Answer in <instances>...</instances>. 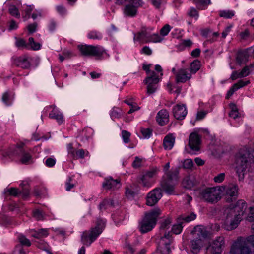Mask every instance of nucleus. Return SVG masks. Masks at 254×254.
<instances>
[{
  "label": "nucleus",
  "mask_w": 254,
  "mask_h": 254,
  "mask_svg": "<svg viewBox=\"0 0 254 254\" xmlns=\"http://www.w3.org/2000/svg\"><path fill=\"white\" fill-rule=\"evenodd\" d=\"M182 223L183 222L181 221L180 218L177 220V224H174L172 228V231L175 234H180L182 230Z\"/></svg>",
  "instance_id": "nucleus-31"
},
{
  "label": "nucleus",
  "mask_w": 254,
  "mask_h": 254,
  "mask_svg": "<svg viewBox=\"0 0 254 254\" xmlns=\"http://www.w3.org/2000/svg\"><path fill=\"white\" fill-rule=\"evenodd\" d=\"M171 219L170 218H167L164 220V222H163L161 223L160 229H168L170 227V225L171 223Z\"/></svg>",
  "instance_id": "nucleus-50"
},
{
  "label": "nucleus",
  "mask_w": 254,
  "mask_h": 254,
  "mask_svg": "<svg viewBox=\"0 0 254 254\" xmlns=\"http://www.w3.org/2000/svg\"><path fill=\"white\" fill-rule=\"evenodd\" d=\"M151 29V28L145 26L142 27L140 31L134 34V41H143L144 42V41L148 37L149 31Z\"/></svg>",
  "instance_id": "nucleus-20"
},
{
  "label": "nucleus",
  "mask_w": 254,
  "mask_h": 254,
  "mask_svg": "<svg viewBox=\"0 0 254 254\" xmlns=\"http://www.w3.org/2000/svg\"><path fill=\"white\" fill-rule=\"evenodd\" d=\"M201 143V137L197 133L193 132L190 135L189 146L193 151H198Z\"/></svg>",
  "instance_id": "nucleus-16"
},
{
  "label": "nucleus",
  "mask_w": 254,
  "mask_h": 254,
  "mask_svg": "<svg viewBox=\"0 0 254 254\" xmlns=\"http://www.w3.org/2000/svg\"><path fill=\"white\" fill-rule=\"evenodd\" d=\"M143 69L146 71L147 74V77L151 76V77H153L157 76V75L156 74L154 71L149 70V65H143Z\"/></svg>",
  "instance_id": "nucleus-44"
},
{
  "label": "nucleus",
  "mask_w": 254,
  "mask_h": 254,
  "mask_svg": "<svg viewBox=\"0 0 254 254\" xmlns=\"http://www.w3.org/2000/svg\"><path fill=\"white\" fill-rule=\"evenodd\" d=\"M155 173L156 170L154 169L147 171L144 174L139 176L137 178V180L144 187L149 188L152 184L151 179L153 177Z\"/></svg>",
  "instance_id": "nucleus-13"
},
{
  "label": "nucleus",
  "mask_w": 254,
  "mask_h": 254,
  "mask_svg": "<svg viewBox=\"0 0 254 254\" xmlns=\"http://www.w3.org/2000/svg\"><path fill=\"white\" fill-rule=\"evenodd\" d=\"M193 3L200 9L202 6H207L210 3V0H193Z\"/></svg>",
  "instance_id": "nucleus-34"
},
{
  "label": "nucleus",
  "mask_w": 254,
  "mask_h": 254,
  "mask_svg": "<svg viewBox=\"0 0 254 254\" xmlns=\"http://www.w3.org/2000/svg\"><path fill=\"white\" fill-rule=\"evenodd\" d=\"M171 27L168 24L165 25L160 30V33L162 36L167 35L170 31Z\"/></svg>",
  "instance_id": "nucleus-48"
},
{
  "label": "nucleus",
  "mask_w": 254,
  "mask_h": 254,
  "mask_svg": "<svg viewBox=\"0 0 254 254\" xmlns=\"http://www.w3.org/2000/svg\"><path fill=\"white\" fill-rule=\"evenodd\" d=\"M247 220L250 222L254 221V207L250 208V213L247 217Z\"/></svg>",
  "instance_id": "nucleus-58"
},
{
  "label": "nucleus",
  "mask_w": 254,
  "mask_h": 254,
  "mask_svg": "<svg viewBox=\"0 0 254 254\" xmlns=\"http://www.w3.org/2000/svg\"><path fill=\"white\" fill-rule=\"evenodd\" d=\"M37 25L38 24L36 22L29 24L27 27L28 32L30 33H33L35 32L36 31Z\"/></svg>",
  "instance_id": "nucleus-56"
},
{
  "label": "nucleus",
  "mask_w": 254,
  "mask_h": 254,
  "mask_svg": "<svg viewBox=\"0 0 254 254\" xmlns=\"http://www.w3.org/2000/svg\"><path fill=\"white\" fill-rule=\"evenodd\" d=\"M81 54L84 56L101 57L105 50L98 46L81 45L78 46Z\"/></svg>",
  "instance_id": "nucleus-7"
},
{
  "label": "nucleus",
  "mask_w": 254,
  "mask_h": 254,
  "mask_svg": "<svg viewBox=\"0 0 254 254\" xmlns=\"http://www.w3.org/2000/svg\"><path fill=\"white\" fill-rule=\"evenodd\" d=\"M175 142V137L172 134L166 136L164 139L163 145L165 149L170 150L173 146Z\"/></svg>",
  "instance_id": "nucleus-27"
},
{
  "label": "nucleus",
  "mask_w": 254,
  "mask_h": 254,
  "mask_svg": "<svg viewBox=\"0 0 254 254\" xmlns=\"http://www.w3.org/2000/svg\"><path fill=\"white\" fill-rule=\"evenodd\" d=\"M4 157L11 158L14 157H20V162L23 164H28L32 163V156L29 151L25 148V144L21 142L16 146L9 147L7 151L2 153Z\"/></svg>",
  "instance_id": "nucleus-2"
},
{
  "label": "nucleus",
  "mask_w": 254,
  "mask_h": 254,
  "mask_svg": "<svg viewBox=\"0 0 254 254\" xmlns=\"http://www.w3.org/2000/svg\"><path fill=\"white\" fill-rule=\"evenodd\" d=\"M224 246V238L223 236L217 237L212 243L207 247L206 254H221Z\"/></svg>",
  "instance_id": "nucleus-8"
},
{
  "label": "nucleus",
  "mask_w": 254,
  "mask_h": 254,
  "mask_svg": "<svg viewBox=\"0 0 254 254\" xmlns=\"http://www.w3.org/2000/svg\"><path fill=\"white\" fill-rule=\"evenodd\" d=\"M142 159L139 158L138 157H136L134 161L132 164V166L134 168H138L141 166Z\"/></svg>",
  "instance_id": "nucleus-54"
},
{
  "label": "nucleus",
  "mask_w": 254,
  "mask_h": 254,
  "mask_svg": "<svg viewBox=\"0 0 254 254\" xmlns=\"http://www.w3.org/2000/svg\"><path fill=\"white\" fill-rule=\"evenodd\" d=\"M249 57V54L248 52V49L239 51L237 54V62L239 64L246 63L248 61Z\"/></svg>",
  "instance_id": "nucleus-26"
},
{
  "label": "nucleus",
  "mask_w": 254,
  "mask_h": 254,
  "mask_svg": "<svg viewBox=\"0 0 254 254\" xmlns=\"http://www.w3.org/2000/svg\"><path fill=\"white\" fill-rule=\"evenodd\" d=\"M49 117L56 119L59 123H62L64 121L63 115L54 110L49 114Z\"/></svg>",
  "instance_id": "nucleus-30"
},
{
  "label": "nucleus",
  "mask_w": 254,
  "mask_h": 254,
  "mask_svg": "<svg viewBox=\"0 0 254 254\" xmlns=\"http://www.w3.org/2000/svg\"><path fill=\"white\" fill-rule=\"evenodd\" d=\"M200 63L198 60H195L192 62L190 65V72L192 73H195L200 68Z\"/></svg>",
  "instance_id": "nucleus-32"
},
{
  "label": "nucleus",
  "mask_w": 254,
  "mask_h": 254,
  "mask_svg": "<svg viewBox=\"0 0 254 254\" xmlns=\"http://www.w3.org/2000/svg\"><path fill=\"white\" fill-rule=\"evenodd\" d=\"M18 240L22 245L26 246L27 247H29L31 245V242L29 240L26 238L23 235L20 234L18 236Z\"/></svg>",
  "instance_id": "nucleus-39"
},
{
  "label": "nucleus",
  "mask_w": 254,
  "mask_h": 254,
  "mask_svg": "<svg viewBox=\"0 0 254 254\" xmlns=\"http://www.w3.org/2000/svg\"><path fill=\"white\" fill-rule=\"evenodd\" d=\"M137 12V9L131 4H127L124 8V13L128 16H134Z\"/></svg>",
  "instance_id": "nucleus-28"
},
{
  "label": "nucleus",
  "mask_w": 254,
  "mask_h": 254,
  "mask_svg": "<svg viewBox=\"0 0 254 254\" xmlns=\"http://www.w3.org/2000/svg\"><path fill=\"white\" fill-rule=\"evenodd\" d=\"M223 190V187L220 186L206 188L200 190V198L208 203H216L221 198Z\"/></svg>",
  "instance_id": "nucleus-4"
},
{
  "label": "nucleus",
  "mask_w": 254,
  "mask_h": 254,
  "mask_svg": "<svg viewBox=\"0 0 254 254\" xmlns=\"http://www.w3.org/2000/svg\"><path fill=\"white\" fill-rule=\"evenodd\" d=\"M254 162V157L251 151L247 148L241 149L236 159V172L238 175L239 181L244 178L247 168L251 164Z\"/></svg>",
  "instance_id": "nucleus-1"
},
{
  "label": "nucleus",
  "mask_w": 254,
  "mask_h": 254,
  "mask_svg": "<svg viewBox=\"0 0 254 254\" xmlns=\"http://www.w3.org/2000/svg\"><path fill=\"white\" fill-rule=\"evenodd\" d=\"M120 181L118 179H113L111 177H108L104 179L102 186L106 190L114 189L120 186Z\"/></svg>",
  "instance_id": "nucleus-19"
},
{
  "label": "nucleus",
  "mask_w": 254,
  "mask_h": 254,
  "mask_svg": "<svg viewBox=\"0 0 254 254\" xmlns=\"http://www.w3.org/2000/svg\"><path fill=\"white\" fill-rule=\"evenodd\" d=\"M174 117L177 120H182L186 116L187 111L185 105L178 104L173 109Z\"/></svg>",
  "instance_id": "nucleus-18"
},
{
  "label": "nucleus",
  "mask_w": 254,
  "mask_h": 254,
  "mask_svg": "<svg viewBox=\"0 0 254 254\" xmlns=\"http://www.w3.org/2000/svg\"><path fill=\"white\" fill-rule=\"evenodd\" d=\"M162 188L166 193L170 194H171L174 190V187L172 185L164 184L162 186Z\"/></svg>",
  "instance_id": "nucleus-52"
},
{
  "label": "nucleus",
  "mask_w": 254,
  "mask_h": 254,
  "mask_svg": "<svg viewBox=\"0 0 254 254\" xmlns=\"http://www.w3.org/2000/svg\"><path fill=\"white\" fill-rule=\"evenodd\" d=\"M225 178V174L224 173H220L218 174L217 176L215 177L214 178V180L216 183H221L224 179Z\"/></svg>",
  "instance_id": "nucleus-59"
},
{
  "label": "nucleus",
  "mask_w": 254,
  "mask_h": 254,
  "mask_svg": "<svg viewBox=\"0 0 254 254\" xmlns=\"http://www.w3.org/2000/svg\"><path fill=\"white\" fill-rule=\"evenodd\" d=\"M33 9V7L32 6H28L27 8L24 10V12L25 15L23 16V18L25 19V20H27L30 17V14L32 11Z\"/></svg>",
  "instance_id": "nucleus-55"
},
{
  "label": "nucleus",
  "mask_w": 254,
  "mask_h": 254,
  "mask_svg": "<svg viewBox=\"0 0 254 254\" xmlns=\"http://www.w3.org/2000/svg\"><path fill=\"white\" fill-rule=\"evenodd\" d=\"M141 53L147 55H150L152 54V50L149 47L145 46L141 49Z\"/></svg>",
  "instance_id": "nucleus-62"
},
{
  "label": "nucleus",
  "mask_w": 254,
  "mask_h": 254,
  "mask_svg": "<svg viewBox=\"0 0 254 254\" xmlns=\"http://www.w3.org/2000/svg\"><path fill=\"white\" fill-rule=\"evenodd\" d=\"M175 77L177 83H185L191 78V75L188 72L186 69L181 68L175 73Z\"/></svg>",
  "instance_id": "nucleus-15"
},
{
  "label": "nucleus",
  "mask_w": 254,
  "mask_h": 254,
  "mask_svg": "<svg viewBox=\"0 0 254 254\" xmlns=\"http://www.w3.org/2000/svg\"><path fill=\"white\" fill-rule=\"evenodd\" d=\"M128 2L129 4L132 5L133 7H135L136 9L142 6L143 4L141 0H128Z\"/></svg>",
  "instance_id": "nucleus-51"
},
{
  "label": "nucleus",
  "mask_w": 254,
  "mask_h": 254,
  "mask_svg": "<svg viewBox=\"0 0 254 254\" xmlns=\"http://www.w3.org/2000/svg\"><path fill=\"white\" fill-rule=\"evenodd\" d=\"M179 174V170L175 169L173 171H169L167 173V176L168 178L170 180H176L178 178V175Z\"/></svg>",
  "instance_id": "nucleus-38"
},
{
  "label": "nucleus",
  "mask_w": 254,
  "mask_h": 254,
  "mask_svg": "<svg viewBox=\"0 0 254 254\" xmlns=\"http://www.w3.org/2000/svg\"><path fill=\"white\" fill-rule=\"evenodd\" d=\"M179 218H180L181 221H182L183 222V221H185L186 222H189L194 220L196 218V215L192 213L184 217H179Z\"/></svg>",
  "instance_id": "nucleus-43"
},
{
  "label": "nucleus",
  "mask_w": 254,
  "mask_h": 254,
  "mask_svg": "<svg viewBox=\"0 0 254 254\" xmlns=\"http://www.w3.org/2000/svg\"><path fill=\"white\" fill-rule=\"evenodd\" d=\"M192 233L197 236L199 239L206 238L209 234L206 227L203 226L198 225L194 227Z\"/></svg>",
  "instance_id": "nucleus-21"
},
{
  "label": "nucleus",
  "mask_w": 254,
  "mask_h": 254,
  "mask_svg": "<svg viewBox=\"0 0 254 254\" xmlns=\"http://www.w3.org/2000/svg\"><path fill=\"white\" fill-rule=\"evenodd\" d=\"M196 184V181L192 176L186 177L182 181L183 187L187 189H191Z\"/></svg>",
  "instance_id": "nucleus-25"
},
{
  "label": "nucleus",
  "mask_w": 254,
  "mask_h": 254,
  "mask_svg": "<svg viewBox=\"0 0 254 254\" xmlns=\"http://www.w3.org/2000/svg\"><path fill=\"white\" fill-rule=\"evenodd\" d=\"M7 192L11 195L17 196L19 195V192L21 191L15 188H11L7 190Z\"/></svg>",
  "instance_id": "nucleus-46"
},
{
  "label": "nucleus",
  "mask_w": 254,
  "mask_h": 254,
  "mask_svg": "<svg viewBox=\"0 0 254 254\" xmlns=\"http://www.w3.org/2000/svg\"><path fill=\"white\" fill-rule=\"evenodd\" d=\"M8 11L12 16L17 18L20 17V13L18 9L15 5H10L8 8Z\"/></svg>",
  "instance_id": "nucleus-37"
},
{
  "label": "nucleus",
  "mask_w": 254,
  "mask_h": 254,
  "mask_svg": "<svg viewBox=\"0 0 254 254\" xmlns=\"http://www.w3.org/2000/svg\"><path fill=\"white\" fill-rule=\"evenodd\" d=\"M56 163V160L52 158H48L45 161V164L48 167H53Z\"/></svg>",
  "instance_id": "nucleus-57"
},
{
  "label": "nucleus",
  "mask_w": 254,
  "mask_h": 254,
  "mask_svg": "<svg viewBox=\"0 0 254 254\" xmlns=\"http://www.w3.org/2000/svg\"><path fill=\"white\" fill-rule=\"evenodd\" d=\"M28 43L30 45L31 48L34 50H37L40 49L41 45L39 43L35 42L34 39L32 37H30L28 39Z\"/></svg>",
  "instance_id": "nucleus-41"
},
{
  "label": "nucleus",
  "mask_w": 254,
  "mask_h": 254,
  "mask_svg": "<svg viewBox=\"0 0 254 254\" xmlns=\"http://www.w3.org/2000/svg\"><path fill=\"white\" fill-rule=\"evenodd\" d=\"M250 73V68L248 66L244 67L240 72V77H244L249 75Z\"/></svg>",
  "instance_id": "nucleus-53"
},
{
  "label": "nucleus",
  "mask_w": 254,
  "mask_h": 254,
  "mask_svg": "<svg viewBox=\"0 0 254 254\" xmlns=\"http://www.w3.org/2000/svg\"><path fill=\"white\" fill-rule=\"evenodd\" d=\"M88 37L90 39H100L101 35L96 31H91L89 33Z\"/></svg>",
  "instance_id": "nucleus-60"
},
{
  "label": "nucleus",
  "mask_w": 254,
  "mask_h": 254,
  "mask_svg": "<svg viewBox=\"0 0 254 254\" xmlns=\"http://www.w3.org/2000/svg\"><path fill=\"white\" fill-rule=\"evenodd\" d=\"M225 191V197L227 202H231L237 199L238 195V186L236 184H230L225 188L223 187Z\"/></svg>",
  "instance_id": "nucleus-11"
},
{
  "label": "nucleus",
  "mask_w": 254,
  "mask_h": 254,
  "mask_svg": "<svg viewBox=\"0 0 254 254\" xmlns=\"http://www.w3.org/2000/svg\"><path fill=\"white\" fill-rule=\"evenodd\" d=\"M201 244V240L199 239L193 240L191 241V248L194 251L197 252L200 249Z\"/></svg>",
  "instance_id": "nucleus-36"
},
{
  "label": "nucleus",
  "mask_w": 254,
  "mask_h": 254,
  "mask_svg": "<svg viewBox=\"0 0 254 254\" xmlns=\"http://www.w3.org/2000/svg\"><path fill=\"white\" fill-rule=\"evenodd\" d=\"M183 168L184 169H190L194 165L193 161L190 159H187L183 162Z\"/></svg>",
  "instance_id": "nucleus-40"
},
{
  "label": "nucleus",
  "mask_w": 254,
  "mask_h": 254,
  "mask_svg": "<svg viewBox=\"0 0 254 254\" xmlns=\"http://www.w3.org/2000/svg\"><path fill=\"white\" fill-rule=\"evenodd\" d=\"M159 81V79L158 78V75L151 77H146L144 80V82L147 86V93L148 95L154 93L157 88V84Z\"/></svg>",
  "instance_id": "nucleus-14"
},
{
  "label": "nucleus",
  "mask_w": 254,
  "mask_h": 254,
  "mask_svg": "<svg viewBox=\"0 0 254 254\" xmlns=\"http://www.w3.org/2000/svg\"><path fill=\"white\" fill-rule=\"evenodd\" d=\"M14 64L23 69H27L30 66L29 58L25 56L19 57L15 59Z\"/></svg>",
  "instance_id": "nucleus-23"
},
{
  "label": "nucleus",
  "mask_w": 254,
  "mask_h": 254,
  "mask_svg": "<svg viewBox=\"0 0 254 254\" xmlns=\"http://www.w3.org/2000/svg\"><path fill=\"white\" fill-rule=\"evenodd\" d=\"M163 38L161 37L158 34H154L152 35H150L148 34V37L146 40L144 41V43H149V42H160L162 41Z\"/></svg>",
  "instance_id": "nucleus-29"
},
{
  "label": "nucleus",
  "mask_w": 254,
  "mask_h": 254,
  "mask_svg": "<svg viewBox=\"0 0 254 254\" xmlns=\"http://www.w3.org/2000/svg\"><path fill=\"white\" fill-rule=\"evenodd\" d=\"M242 218L237 216L236 214L233 213V211H229L226 216L224 227L228 231L232 230L237 228Z\"/></svg>",
  "instance_id": "nucleus-9"
},
{
  "label": "nucleus",
  "mask_w": 254,
  "mask_h": 254,
  "mask_svg": "<svg viewBox=\"0 0 254 254\" xmlns=\"http://www.w3.org/2000/svg\"><path fill=\"white\" fill-rule=\"evenodd\" d=\"M160 214V210L158 208H155L146 213L140 224L141 232L144 233L151 230L155 225L157 218Z\"/></svg>",
  "instance_id": "nucleus-5"
},
{
  "label": "nucleus",
  "mask_w": 254,
  "mask_h": 254,
  "mask_svg": "<svg viewBox=\"0 0 254 254\" xmlns=\"http://www.w3.org/2000/svg\"><path fill=\"white\" fill-rule=\"evenodd\" d=\"M85 151L81 149L76 151V158H83L85 156Z\"/></svg>",
  "instance_id": "nucleus-63"
},
{
  "label": "nucleus",
  "mask_w": 254,
  "mask_h": 254,
  "mask_svg": "<svg viewBox=\"0 0 254 254\" xmlns=\"http://www.w3.org/2000/svg\"><path fill=\"white\" fill-rule=\"evenodd\" d=\"M249 83V80H239L237 83L234 84L232 86V87L230 89V90L228 91L227 94L226 98L227 99H229L233 94L235 91H237L240 88H242L246 85H247Z\"/></svg>",
  "instance_id": "nucleus-22"
},
{
  "label": "nucleus",
  "mask_w": 254,
  "mask_h": 254,
  "mask_svg": "<svg viewBox=\"0 0 254 254\" xmlns=\"http://www.w3.org/2000/svg\"><path fill=\"white\" fill-rule=\"evenodd\" d=\"M247 205L246 202L243 200H239L237 202L235 207L230 210L229 211H233L234 214H236L237 216L241 217L244 215Z\"/></svg>",
  "instance_id": "nucleus-17"
},
{
  "label": "nucleus",
  "mask_w": 254,
  "mask_h": 254,
  "mask_svg": "<svg viewBox=\"0 0 254 254\" xmlns=\"http://www.w3.org/2000/svg\"><path fill=\"white\" fill-rule=\"evenodd\" d=\"M141 132L144 137V138H149L152 134V130L150 129L149 128H141Z\"/></svg>",
  "instance_id": "nucleus-45"
},
{
  "label": "nucleus",
  "mask_w": 254,
  "mask_h": 254,
  "mask_svg": "<svg viewBox=\"0 0 254 254\" xmlns=\"http://www.w3.org/2000/svg\"><path fill=\"white\" fill-rule=\"evenodd\" d=\"M251 244L254 247V235L248 237L246 239L239 238L231 247V254H250L251 250L248 245Z\"/></svg>",
  "instance_id": "nucleus-3"
},
{
  "label": "nucleus",
  "mask_w": 254,
  "mask_h": 254,
  "mask_svg": "<svg viewBox=\"0 0 254 254\" xmlns=\"http://www.w3.org/2000/svg\"><path fill=\"white\" fill-rule=\"evenodd\" d=\"M33 216L37 220H41L43 218L42 212L39 210H36L34 211Z\"/></svg>",
  "instance_id": "nucleus-61"
},
{
  "label": "nucleus",
  "mask_w": 254,
  "mask_h": 254,
  "mask_svg": "<svg viewBox=\"0 0 254 254\" xmlns=\"http://www.w3.org/2000/svg\"><path fill=\"white\" fill-rule=\"evenodd\" d=\"M161 190L156 188L148 193L146 196V205L152 206L154 205L162 197Z\"/></svg>",
  "instance_id": "nucleus-12"
},
{
  "label": "nucleus",
  "mask_w": 254,
  "mask_h": 254,
  "mask_svg": "<svg viewBox=\"0 0 254 254\" xmlns=\"http://www.w3.org/2000/svg\"><path fill=\"white\" fill-rule=\"evenodd\" d=\"M234 15V12L232 11H223L220 13L221 17H223L226 18H230Z\"/></svg>",
  "instance_id": "nucleus-47"
},
{
  "label": "nucleus",
  "mask_w": 254,
  "mask_h": 254,
  "mask_svg": "<svg viewBox=\"0 0 254 254\" xmlns=\"http://www.w3.org/2000/svg\"><path fill=\"white\" fill-rule=\"evenodd\" d=\"M121 115V110L117 108H114L110 114L111 117L113 120L120 118Z\"/></svg>",
  "instance_id": "nucleus-42"
},
{
  "label": "nucleus",
  "mask_w": 254,
  "mask_h": 254,
  "mask_svg": "<svg viewBox=\"0 0 254 254\" xmlns=\"http://www.w3.org/2000/svg\"><path fill=\"white\" fill-rule=\"evenodd\" d=\"M156 121L161 126H164L169 121V114L166 110H161L157 114Z\"/></svg>",
  "instance_id": "nucleus-24"
},
{
  "label": "nucleus",
  "mask_w": 254,
  "mask_h": 254,
  "mask_svg": "<svg viewBox=\"0 0 254 254\" xmlns=\"http://www.w3.org/2000/svg\"><path fill=\"white\" fill-rule=\"evenodd\" d=\"M188 15L190 17H197L198 12L194 8H191L188 12Z\"/></svg>",
  "instance_id": "nucleus-64"
},
{
  "label": "nucleus",
  "mask_w": 254,
  "mask_h": 254,
  "mask_svg": "<svg viewBox=\"0 0 254 254\" xmlns=\"http://www.w3.org/2000/svg\"><path fill=\"white\" fill-rule=\"evenodd\" d=\"M122 137L124 142L125 143H127L129 142V137L130 136V133L126 130H123L122 131Z\"/></svg>",
  "instance_id": "nucleus-49"
},
{
  "label": "nucleus",
  "mask_w": 254,
  "mask_h": 254,
  "mask_svg": "<svg viewBox=\"0 0 254 254\" xmlns=\"http://www.w3.org/2000/svg\"><path fill=\"white\" fill-rule=\"evenodd\" d=\"M104 224L102 220L97 221L95 227L91 228L90 231H84L81 236V241L84 245L90 246L97 237L102 232Z\"/></svg>",
  "instance_id": "nucleus-6"
},
{
  "label": "nucleus",
  "mask_w": 254,
  "mask_h": 254,
  "mask_svg": "<svg viewBox=\"0 0 254 254\" xmlns=\"http://www.w3.org/2000/svg\"><path fill=\"white\" fill-rule=\"evenodd\" d=\"M113 201L111 199H105L99 205L100 210L106 209L108 207L113 206Z\"/></svg>",
  "instance_id": "nucleus-33"
},
{
  "label": "nucleus",
  "mask_w": 254,
  "mask_h": 254,
  "mask_svg": "<svg viewBox=\"0 0 254 254\" xmlns=\"http://www.w3.org/2000/svg\"><path fill=\"white\" fill-rule=\"evenodd\" d=\"M230 106H231V111L229 113V116L230 117H231L234 119H236L237 118H238L239 117V114L238 111V109H237L236 106L234 104H231Z\"/></svg>",
  "instance_id": "nucleus-35"
},
{
  "label": "nucleus",
  "mask_w": 254,
  "mask_h": 254,
  "mask_svg": "<svg viewBox=\"0 0 254 254\" xmlns=\"http://www.w3.org/2000/svg\"><path fill=\"white\" fill-rule=\"evenodd\" d=\"M171 242L170 233H165L159 242L157 250L160 254H170L171 252L170 245Z\"/></svg>",
  "instance_id": "nucleus-10"
}]
</instances>
